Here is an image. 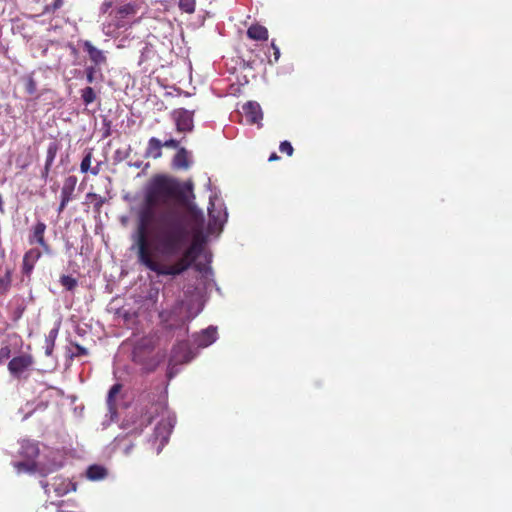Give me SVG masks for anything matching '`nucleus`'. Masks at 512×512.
Returning a JSON list of instances; mask_svg holds the SVG:
<instances>
[{
  "label": "nucleus",
  "mask_w": 512,
  "mask_h": 512,
  "mask_svg": "<svg viewBox=\"0 0 512 512\" xmlns=\"http://www.w3.org/2000/svg\"><path fill=\"white\" fill-rule=\"evenodd\" d=\"M46 230L45 223L38 221L30 230L29 242L31 245L38 244L42 247V250L37 252V256H41L42 253H50L48 245L44 240V233Z\"/></svg>",
  "instance_id": "6"
},
{
  "label": "nucleus",
  "mask_w": 512,
  "mask_h": 512,
  "mask_svg": "<svg viewBox=\"0 0 512 512\" xmlns=\"http://www.w3.org/2000/svg\"><path fill=\"white\" fill-rule=\"evenodd\" d=\"M41 486L44 488L46 493H50V490L52 489L58 497L76 490L75 484L63 477H54L52 483L41 481Z\"/></svg>",
  "instance_id": "4"
},
{
  "label": "nucleus",
  "mask_w": 512,
  "mask_h": 512,
  "mask_svg": "<svg viewBox=\"0 0 512 512\" xmlns=\"http://www.w3.org/2000/svg\"><path fill=\"white\" fill-rule=\"evenodd\" d=\"M111 6V2L105 1L101 6V11L106 13Z\"/></svg>",
  "instance_id": "40"
},
{
  "label": "nucleus",
  "mask_w": 512,
  "mask_h": 512,
  "mask_svg": "<svg viewBox=\"0 0 512 512\" xmlns=\"http://www.w3.org/2000/svg\"><path fill=\"white\" fill-rule=\"evenodd\" d=\"M134 166H135V167H137V168H139V167L141 166V162H139V163H135V164H134Z\"/></svg>",
  "instance_id": "45"
},
{
  "label": "nucleus",
  "mask_w": 512,
  "mask_h": 512,
  "mask_svg": "<svg viewBox=\"0 0 512 512\" xmlns=\"http://www.w3.org/2000/svg\"><path fill=\"white\" fill-rule=\"evenodd\" d=\"M176 128L180 132H191L194 127L193 112L180 109L174 112Z\"/></svg>",
  "instance_id": "10"
},
{
  "label": "nucleus",
  "mask_w": 512,
  "mask_h": 512,
  "mask_svg": "<svg viewBox=\"0 0 512 512\" xmlns=\"http://www.w3.org/2000/svg\"><path fill=\"white\" fill-rule=\"evenodd\" d=\"M160 317L163 319V321H165L167 323L166 328L169 329V330H173V329H176L178 327H182V326L185 325V321L184 320H181L180 323H178V324L169 323L170 318H166L164 312H162L160 314Z\"/></svg>",
  "instance_id": "29"
},
{
  "label": "nucleus",
  "mask_w": 512,
  "mask_h": 512,
  "mask_svg": "<svg viewBox=\"0 0 512 512\" xmlns=\"http://www.w3.org/2000/svg\"><path fill=\"white\" fill-rule=\"evenodd\" d=\"M173 192L162 176L147 185L138 209L137 256H153L151 250L164 256H211L209 235H219L228 217L224 203L216 193L209 196L205 229L204 213L195 204L188 203L185 210L169 205Z\"/></svg>",
  "instance_id": "1"
},
{
  "label": "nucleus",
  "mask_w": 512,
  "mask_h": 512,
  "mask_svg": "<svg viewBox=\"0 0 512 512\" xmlns=\"http://www.w3.org/2000/svg\"><path fill=\"white\" fill-rule=\"evenodd\" d=\"M247 35L253 40H267L268 30L261 25H252L248 28Z\"/></svg>",
  "instance_id": "20"
},
{
  "label": "nucleus",
  "mask_w": 512,
  "mask_h": 512,
  "mask_svg": "<svg viewBox=\"0 0 512 512\" xmlns=\"http://www.w3.org/2000/svg\"><path fill=\"white\" fill-rule=\"evenodd\" d=\"M187 189L192 190V184H189V185L187 186Z\"/></svg>",
  "instance_id": "46"
},
{
  "label": "nucleus",
  "mask_w": 512,
  "mask_h": 512,
  "mask_svg": "<svg viewBox=\"0 0 512 512\" xmlns=\"http://www.w3.org/2000/svg\"><path fill=\"white\" fill-rule=\"evenodd\" d=\"M86 476L92 481L102 480L107 476V470L101 465H91L86 471Z\"/></svg>",
  "instance_id": "19"
},
{
  "label": "nucleus",
  "mask_w": 512,
  "mask_h": 512,
  "mask_svg": "<svg viewBox=\"0 0 512 512\" xmlns=\"http://www.w3.org/2000/svg\"><path fill=\"white\" fill-rule=\"evenodd\" d=\"M83 51L87 53L91 66L101 67L107 64V56L105 51L98 49L89 40H82L79 42Z\"/></svg>",
  "instance_id": "5"
},
{
  "label": "nucleus",
  "mask_w": 512,
  "mask_h": 512,
  "mask_svg": "<svg viewBox=\"0 0 512 512\" xmlns=\"http://www.w3.org/2000/svg\"><path fill=\"white\" fill-rule=\"evenodd\" d=\"M242 113L246 121L250 124H256L258 127L262 126L263 112L261 106L256 101H248L242 106Z\"/></svg>",
  "instance_id": "7"
},
{
  "label": "nucleus",
  "mask_w": 512,
  "mask_h": 512,
  "mask_svg": "<svg viewBox=\"0 0 512 512\" xmlns=\"http://www.w3.org/2000/svg\"><path fill=\"white\" fill-rule=\"evenodd\" d=\"M179 8L186 13H193L195 11V0H179Z\"/></svg>",
  "instance_id": "24"
},
{
  "label": "nucleus",
  "mask_w": 512,
  "mask_h": 512,
  "mask_svg": "<svg viewBox=\"0 0 512 512\" xmlns=\"http://www.w3.org/2000/svg\"><path fill=\"white\" fill-rule=\"evenodd\" d=\"M76 184H77V177L74 175L68 176L64 180V184L61 189V197H65V198L72 200L74 198L73 193H74Z\"/></svg>",
  "instance_id": "18"
},
{
  "label": "nucleus",
  "mask_w": 512,
  "mask_h": 512,
  "mask_svg": "<svg viewBox=\"0 0 512 512\" xmlns=\"http://www.w3.org/2000/svg\"><path fill=\"white\" fill-rule=\"evenodd\" d=\"M76 349H77L79 355H86L87 354L86 348H84V347H82L80 345H76Z\"/></svg>",
  "instance_id": "41"
},
{
  "label": "nucleus",
  "mask_w": 512,
  "mask_h": 512,
  "mask_svg": "<svg viewBox=\"0 0 512 512\" xmlns=\"http://www.w3.org/2000/svg\"><path fill=\"white\" fill-rule=\"evenodd\" d=\"M12 465L14 469L17 471L18 474L20 473H35L39 472L43 476H46L48 471H46L43 467H41L36 461H29V460H20V461H13Z\"/></svg>",
  "instance_id": "12"
},
{
  "label": "nucleus",
  "mask_w": 512,
  "mask_h": 512,
  "mask_svg": "<svg viewBox=\"0 0 512 512\" xmlns=\"http://www.w3.org/2000/svg\"><path fill=\"white\" fill-rule=\"evenodd\" d=\"M91 173H92L93 175L98 174V169H96V168L91 169Z\"/></svg>",
  "instance_id": "44"
},
{
  "label": "nucleus",
  "mask_w": 512,
  "mask_h": 512,
  "mask_svg": "<svg viewBox=\"0 0 512 512\" xmlns=\"http://www.w3.org/2000/svg\"><path fill=\"white\" fill-rule=\"evenodd\" d=\"M134 12H135L134 6L131 4H125L119 8V13L121 15H129V14H133Z\"/></svg>",
  "instance_id": "32"
},
{
  "label": "nucleus",
  "mask_w": 512,
  "mask_h": 512,
  "mask_svg": "<svg viewBox=\"0 0 512 512\" xmlns=\"http://www.w3.org/2000/svg\"><path fill=\"white\" fill-rule=\"evenodd\" d=\"M58 152V145L55 142H51L47 148V155L45 165L52 166Z\"/></svg>",
  "instance_id": "22"
},
{
  "label": "nucleus",
  "mask_w": 512,
  "mask_h": 512,
  "mask_svg": "<svg viewBox=\"0 0 512 512\" xmlns=\"http://www.w3.org/2000/svg\"><path fill=\"white\" fill-rule=\"evenodd\" d=\"M178 146H179V141L176 139H173V138H170V139L162 142V148L166 147V148L176 149V148H178Z\"/></svg>",
  "instance_id": "36"
},
{
  "label": "nucleus",
  "mask_w": 512,
  "mask_h": 512,
  "mask_svg": "<svg viewBox=\"0 0 512 512\" xmlns=\"http://www.w3.org/2000/svg\"><path fill=\"white\" fill-rule=\"evenodd\" d=\"M217 338V330L215 327H208L203 330L198 337V346L207 347L215 342Z\"/></svg>",
  "instance_id": "15"
},
{
  "label": "nucleus",
  "mask_w": 512,
  "mask_h": 512,
  "mask_svg": "<svg viewBox=\"0 0 512 512\" xmlns=\"http://www.w3.org/2000/svg\"><path fill=\"white\" fill-rule=\"evenodd\" d=\"M271 47L274 51V61L277 62L280 58V49L279 47L274 43V41H272L271 43Z\"/></svg>",
  "instance_id": "37"
},
{
  "label": "nucleus",
  "mask_w": 512,
  "mask_h": 512,
  "mask_svg": "<svg viewBox=\"0 0 512 512\" xmlns=\"http://www.w3.org/2000/svg\"><path fill=\"white\" fill-rule=\"evenodd\" d=\"M24 256H25V257L31 256V253H30V252H27Z\"/></svg>",
  "instance_id": "47"
},
{
  "label": "nucleus",
  "mask_w": 512,
  "mask_h": 512,
  "mask_svg": "<svg viewBox=\"0 0 512 512\" xmlns=\"http://www.w3.org/2000/svg\"><path fill=\"white\" fill-rule=\"evenodd\" d=\"M123 386L121 383L114 384L108 391L107 406L109 411H115L117 408V396L121 392Z\"/></svg>",
  "instance_id": "17"
},
{
  "label": "nucleus",
  "mask_w": 512,
  "mask_h": 512,
  "mask_svg": "<svg viewBox=\"0 0 512 512\" xmlns=\"http://www.w3.org/2000/svg\"><path fill=\"white\" fill-rule=\"evenodd\" d=\"M40 450L38 443L30 441V440H23L20 443V447L18 449V455L23 460H29V461H36L37 457L39 456Z\"/></svg>",
  "instance_id": "11"
},
{
  "label": "nucleus",
  "mask_w": 512,
  "mask_h": 512,
  "mask_svg": "<svg viewBox=\"0 0 512 512\" xmlns=\"http://www.w3.org/2000/svg\"><path fill=\"white\" fill-rule=\"evenodd\" d=\"M64 4V1L63 0H54L48 7H47V11L48 12H54L58 9H60Z\"/></svg>",
  "instance_id": "35"
},
{
  "label": "nucleus",
  "mask_w": 512,
  "mask_h": 512,
  "mask_svg": "<svg viewBox=\"0 0 512 512\" xmlns=\"http://www.w3.org/2000/svg\"><path fill=\"white\" fill-rule=\"evenodd\" d=\"M60 283L67 289L73 290L77 286V281L71 276L62 275L60 277Z\"/></svg>",
  "instance_id": "25"
},
{
  "label": "nucleus",
  "mask_w": 512,
  "mask_h": 512,
  "mask_svg": "<svg viewBox=\"0 0 512 512\" xmlns=\"http://www.w3.org/2000/svg\"><path fill=\"white\" fill-rule=\"evenodd\" d=\"M84 73L86 76V81L89 84L101 82L103 80V73L101 67L88 65L85 67Z\"/></svg>",
  "instance_id": "16"
},
{
  "label": "nucleus",
  "mask_w": 512,
  "mask_h": 512,
  "mask_svg": "<svg viewBox=\"0 0 512 512\" xmlns=\"http://www.w3.org/2000/svg\"><path fill=\"white\" fill-rule=\"evenodd\" d=\"M50 168H51V166H47V165L44 166V169L42 170V173H41V177L43 179H45V180L47 179V177L49 175Z\"/></svg>",
  "instance_id": "39"
},
{
  "label": "nucleus",
  "mask_w": 512,
  "mask_h": 512,
  "mask_svg": "<svg viewBox=\"0 0 512 512\" xmlns=\"http://www.w3.org/2000/svg\"><path fill=\"white\" fill-rule=\"evenodd\" d=\"M29 259H30V258H28V257H25V258H24V267H25V268H27V267H28V260H29Z\"/></svg>",
  "instance_id": "43"
},
{
  "label": "nucleus",
  "mask_w": 512,
  "mask_h": 512,
  "mask_svg": "<svg viewBox=\"0 0 512 512\" xmlns=\"http://www.w3.org/2000/svg\"><path fill=\"white\" fill-rule=\"evenodd\" d=\"M96 92L95 90L87 86L81 90V99L85 105H89L96 100Z\"/></svg>",
  "instance_id": "21"
},
{
  "label": "nucleus",
  "mask_w": 512,
  "mask_h": 512,
  "mask_svg": "<svg viewBox=\"0 0 512 512\" xmlns=\"http://www.w3.org/2000/svg\"><path fill=\"white\" fill-rule=\"evenodd\" d=\"M190 156L191 155L188 150H186L183 147L180 148L178 150V152L175 154V156L173 157L172 166L175 169L187 170L191 165Z\"/></svg>",
  "instance_id": "13"
},
{
  "label": "nucleus",
  "mask_w": 512,
  "mask_h": 512,
  "mask_svg": "<svg viewBox=\"0 0 512 512\" xmlns=\"http://www.w3.org/2000/svg\"><path fill=\"white\" fill-rule=\"evenodd\" d=\"M56 335V331H51L50 332V335H49V338L47 339V347H46V354L47 355H51L52 351H53V348H54V337Z\"/></svg>",
  "instance_id": "31"
},
{
  "label": "nucleus",
  "mask_w": 512,
  "mask_h": 512,
  "mask_svg": "<svg viewBox=\"0 0 512 512\" xmlns=\"http://www.w3.org/2000/svg\"><path fill=\"white\" fill-rule=\"evenodd\" d=\"M129 151H130V148L127 151H122L120 149H117L114 153V159L116 161H123L124 159H126L128 157Z\"/></svg>",
  "instance_id": "34"
},
{
  "label": "nucleus",
  "mask_w": 512,
  "mask_h": 512,
  "mask_svg": "<svg viewBox=\"0 0 512 512\" xmlns=\"http://www.w3.org/2000/svg\"><path fill=\"white\" fill-rule=\"evenodd\" d=\"M26 91L28 94L33 95L37 91L36 82L33 78L29 77L26 81L25 85Z\"/></svg>",
  "instance_id": "30"
},
{
  "label": "nucleus",
  "mask_w": 512,
  "mask_h": 512,
  "mask_svg": "<svg viewBox=\"0 0 512 512\" xmlns=\"http://www.w3.org/2000/svg\"><path fill=\"white\" fill-rule=\"evenodd\" d=\"M279 159V156L276 153H272L269 157V161H274Z\"/></svg>",
  "instance_id": "42"
},
{
  "label": "nucleus",
  "mask_w": 512,
  "mask_h": 512,
  "mask_svg": "<svg viewBox=\"0 0 512 512\" xmlns=\"http://www.w3.org/2000/svg\"><path fill=\"white\" fill-rule=\"evenodd\" d=\"M92 153L88 152L82 159L80 164V170L82 173H86L90 170Z\"/></svg>",
  "instance_id": "26"
},
{
  "label": "nucleus",
  "mask_w": 512,
  "mask_h": 512,
  "mask_svg": "<svg viewBox=\"0 0 512 512\" xmlns=\"http://www.w3.org/2000/svg\"><path fill=\"white\" fill-rule=\"evenodd\" d=\"M10 354H11V350H10L9 346L2 347L0 349V363L9 359Z\"/></svg>",
  "instance_id": "33"
},
{
  "label": "nucleus",
  "mask_w": 512,
  "mask_h": 512,
  "mask_svg": "<svg viewBox=\"0 0 512 512\" xmlns=\"http://www.w3.org/2000/svg\"><path fill=\"white\" fill-rule=\"evenodd\" d=\"M87 198L94 203V206L97 209H99L104 203V199L100 195H97L95 193H88Z\"/></svg>",
  "instance_id": "27"
},
{
  "label": "nucleus",
  "mask_w": 512,
  "mask_h": 512,
  "mask_svg": "<svg viewBox=\"0 0 512 512\" xmlns=\"http://www.w3.org/2000/svg\"><path fill=\"white\" fill-rule=\"evenodd\" d=\"M71 201V199H68V198H65V197H61V202H60V205L58 207V211L59 213L62 212L65 207L67 206V204Z\"/></svg>",
  "instance_id": "38"
},
{
  "label": "nucleus",
  "mask_w": 512,
  "mask_h": 512,
  "mask_svg": "<svg viewBox=\"0 0 512 512\" xmlns=\"http://www.w3.org/2000/svg\"><path fill=\"white\" fill-rule=\"evenodd\" d=\"M141 263L149 269L162 275H178L186 270L196 258H177L176 263H167V258H139Z\"/></svg>",
  "instance_id": "3"
},
{
  "label": "nucleus",
  "mask_w": 512,
  "mask_h": 512,
  "mask_svg": "<svg viewBox=\"0 0 512 512\" xmlns=\"http://www.w3.org/2000/svg\"><path fill=\"white\" fill-rule=\"evenodd\" d=\"M11 285L10 269H6L5 275L0 277V294L8 291Z\"/></svg>",
  "instance_id": "23"
},
{
  "label": "nucleus",
  "mask_w": 512,
  "mask_h": 512,
  "mask_svg": "<svg viewBox=\"0 0 512 512\" xmlns=\"http://www.w3.org/2000/svg\"><path fill=\"white\" fill-rule=\"evenodd\" d=\"M139 427L142 429L150 425L165 408L161 397L155 393H142L138 398Z\"/></svg>",
  "instance_id": "2"
},
{
  "label": "nucleus",
  "mask_w": 512,
  "mask_h": 512,
  "mask_svg": "<svg viewBox=\"0 0 512 512\" xmlns=\"http://www.w3.org/2000/svg\"><path fill=\"white\" fill-rule=\"evenodd\" d=\"M171 429L166 422H159L153 433L152 445L156 446L157 453H159L165 444L168 442Z\"/></svg>",
  "instance_id": "9"
},
{
  "label": "nucleus",
  "mask_w": 512,
  "mask_h": 512,
  "mask_svg": "<svg viewBox=\"0 0 512 512\" xmlns=\"http://www.w3.org/2000/svg\"><path fill=\"white\" fill-rule=\"evenodd\" d=\"M33 364L31 355L22 354L12 358L8 364V370L16 377H19L26 369Z\"/></svg>",
  "instance_id": "8"
},
{
  "label": "nucleus",
  "mask_w": 512,
  "mask_h": 512,
  "mask_svg": "<svg viewBox=\"0 0 512 512\" xmlns=\"http://www.w3.org/2000/svg\"><path fill=\"white\" fill-rule=\"evenodd\" d=\"M279 150L282 153H286L288 156H291L293 154V147L289 141H282L279 146Z\"/></svg>",
  "instance_id": "28"
},
{
  "label": "nucleus",
  "mask_w": 512,
  "mask_h": 512,
  "mask_svg": "<svg viewBox=\"0 0 512 512\" xmlns=\"http://www.w3.org/2000/svg\"><path fill=\"white\" fill-rule=\"evenodd\" d=\"M145 156L153 159H158L162 156V141L156 137H151L148 140Z\"/></svg>",
  "instance_id": "14"
}]
</instances>
